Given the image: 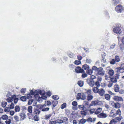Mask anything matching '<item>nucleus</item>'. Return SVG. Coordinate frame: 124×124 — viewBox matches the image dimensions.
<instances>
[{
	"instance_id": "obj_1",
	"label": "nucleus",
	"mask_w": 124,
	"mask_h": 124,
	"mask_svg": "<svg viewBox=\"0 0 124 124\" xmlns=\"http://www.w3.org/2000/svg\"><path fill=\"white\" fill-rule=\"evenodd\" d=\"M45 93V92L44 90L39 89L34 91L33 90H31V95H34L37 100L39 103H41L46 99Z\"/></svg>"
},
{
	"instance_id": "obj_2",
	"label": "nucleus",
	"mask_w": 124,
	"mask_h": 124,
	"mask_svg": "<svg viewBox=\"0 0 124 124\" xmlns=\"http://www.w3.org/2000/svg\"><path fill=\"white\" fill-rule=\"evenodd\" d=\"M121 112L120 109H118L116 111L113 109L111 111L109 116L115 117L117 115L119 116L121 115Z\"/></svg>"
},
{
	"instance_id": "obj_3",
	"label": "nucleus",
	"mask_w": 124,
	"mask_h": 124,
	"mask_svg": "<svg viewBox=\"0 0 124 124\" xmlns=\"http://www.w3.org/2000/svg\"><path fill=\"white\" fill-rule=\"evenodd\" d=\"M37 107L38 108H39L42 111L46 112L48 111L49 109V108L47 107L45 104L43 105H37Z\"/></svg>"
},
{
	"instance_id": "obj_4",
	"label": "nucleus",
	"mask_w": 124,
	"mask_h": 124,
	"mask_svg": "<svg viewBox=\"0 0 124 124\" xmlns=\"http://www.w3.org/2000/svg\"><path fill=\"white\" fill-rule=\"evenodd\" d=\"M115 10L118 13H121L124 11L123 6L121 4H119L115 7Z\"/></svg>"
},
{
	"instance_id": "obj_5",
	"label": "nucleus",
	"mask_w": 124,
	"mask_h": 124,
	"mask_svg": "<svg viewBox=\"0 0 124 124\" xmlns=\"http://www.w3.org/2000/svg\"><path fill=\"white\" fill-rule=\"evenodd\" d=\"M113 31L115 34H120L121 32V29L119 26H116L113 29Z\"/></svg>"
},
{
	"instance_id": "obj_6",
	"label": "nucleus",
	"mask_w": 124,
	"mask_h": 124,
	"mask_svg": "<svg viewBox=\"0 0 124 124\" xmlns=\"http://www.w3.org/2000/svg\"><path fill=\"white\" fill-rule=\"evenodd\" d=\"M67 118L66 117H61V119H58L55 120L56 123H58L59 124H61L63 123L66 122L67 121Z\"/></svg>"
},
{
	"instance_id": "obj_7",
	"label": "nucleus",
	"mask_w": 124,
	"mask_h": 124,
	"mask_svg": "<svg viewBox=\"0 0 124 124\" xmlns=\"http://www.w3.org/2000/svg\"><path fill=\"white\" fill-rule=\"evenodd\" d=\"M97 74L102 76L104 75L105 73V71L103 70V69L101 67L99 68L98 70L97 71Z\"/></svg>"
},
{
	"instance_id": "obj_8",
	"label": "nucleus",
	"mask_w": 124,
	"mask_h": 124,
	"mask_svg": "<svg viewBox=\"0 0 124 124\" xmlns=\"http://www.w3.org/2000/svg\"><path fill=\"white\" fill-rule=\"evenodd\" d=\"M87 83L89 84V85L91 87H93L95 84L94 81L93 80H91L89 79H87L86 81Z\"/></svg>"
},
{
	"instance_id": "obj_9",
	"label": "nucleus",
	"mask_w": 124,
	"mask_h": 124,
	"mask_svg": "<svg viewBox=\"0 0 124 124\" xmlns=\"http://www.w3.org/2000/svg\"><path fill=\"white\" fill-rule=\"evenodd\" d=\"M75 70L76 72L78 73H82L84 71L83 69H82L79 66L77 67L75 69Z\"/></svg>"
},
{
	"instance_id": "obj_10",
	"label": "nucleus",
	"mask_w": 124,
	"mask_h": 124,
	"mask_svg": "<svg viewBox=\"0 0 124 124\" xmlns=\"http://www.w3.org/2000/svg\"><path fill=\"white\" fill-rule=\"evenodd\" d=\"M105 91L102 88L99 89L98 93L101 96H103L105 93Z\"/></svg>"
},
{
	"instance_id": "obj_11",
	"label": "nucleus",
	"mask_w": 124,
	"mask_h": 124,
	"mask_svg": "<svg viewBox=\"0 0 124 124\" xmlns=\"http://www.w3.org/2000/svg\"><path fill=\"white\" fill-rule=\"evenodd\" d=\"M19 116H20V120H23L26 118V116L25 113H20Z\"/></svg>"
},
{
	"instance_id": "obj_12",
	"label": "nucleus",
	"mask_w": 124,
	"mask_h": 124,
	"mask_svg": "<svg viewBox=\"0 0 124 124\" xmlns=\"http://www.w3.org/2000/svg\"><path fill=\"white\" fill-rule=\"evenodd\" d=\"M16 95L15 94H13L12 95V97L13 99V100H14V102L15 104L17 103L19 100L18 98H16Z\"/></svg>"
},
{
	"instance_id": "obj_13",
	"label": "nucleus",
	"mask_w": 124,
	"mask_h": 124,
	"mask_svg": "<svg viewBox=\"0 0 124 124\" xmlns=\"http://www.w3.org/2000/svg\"><path fill=\"white\" fill-rule=\"evenodd\" d=\"M86 120H87V121L88 123L90 124L92 122H94L96 120V118H94L93 119L91 117H89L87 119H86Z\"/></svg>"
},
{
	"instance_id": "obj_14",
	"label": "nucleus",
	"mask_w": 124,
	"mask_h": 124,
	"mask_svg": "<svg viewBox=\"0 0 124 124\" xmlns=\"http://www.w3.org/2000/svg\"><path fill=\"white\" fill-rule=\"evenodd\" d=\"M98 116L100 118H104L107 117V115L106 114L101 113L98 115Z\"/></svg>"
},
{
	"instance_id": "obj_15",
	"label": "nucleus",
	"mask_w": 124,
	"mask_h": 124,
	"mask_svg": "<svg viewBox=\"0 0 124 124\" xmlns=\"http://www.w3.org/2000/svg\"><path fill=\"white\" fill-rule=\"evenodd\" d=\"M86 121V119L83 118L79 120H78V124H84Z\"/></svg>"
},
{
	"instance_id": "obj_16",
	"label": "nucleus",
	"mask_w": 124,
	"mask_h": 124,
	"mask_svg": "<svg viewBox=\"0 0 124 124\" xmlns=\"http://www.w3.org/2000/svg\"><path fill=\"white\" fill-rule=\"evenodd\" d=\"M28 111L29 112L27 113V115L29 119H31V116L30 115L31 114V106H29L28 108Z\"/></svg>"
},
{
	"instance_id": "obj_17",
	"label": "nucleus",
	"mask_w": 124,
	"mask_h": 124,
	"mask_svg": "<svg viewBox=\"0 0 124 124\" xmlns=\"http://www.w3.org/2000/svg\"><path fill=\"white\" fill-rule=\"evenodd\" d=\"M120 87L119 85H114V89L115 91L116 92H119Z\"/></svg>"
},
{
	"instance_id": "obj_18",
	"label": "nucleus",
	"mask_w": 124,
	"mask_h": 124,
	"mask_svg": "<svg viewBox=\"0 0 124 124\" xmlns=\"http://www.w3.org/2000/svg\"><path fill=\"white\" fill-rule=\"evenodd\" d=\"M118 72L122 73L124 72V68L121 67H117L116 68Z\"/></svg>"
},
{
	"instance_id": "obj_19",
	"label": "nucleus",
	"mask_w": 124,
	"mask_h": 124,
	"mask_svg": "<svg viewBox=\"0 0 124 124\" xmlns=\"http://www.w3.org/2000/svg\"><path fill=\"white\" fill-rule=\"evenodd\" d=\"M0 118H1V119H2L3 120H8V116L6 115L5 114L2 115Z\"/></svg>"
},
{
	"instance_id": "obj_20",
	"label": "nucleus",
	"mask_w": 124,
	"mask_h": 124,
	"mask_svg": "<svg viewBox=\"0 0 124 124\" xmlns=\"http://www.w3.org/2000/svg\"><path fill=\"white\" fill-rule=\"evenodd\" d=\"M114 99L116 101H123L122 97L117 96H115L114 98Z\"/></svg>"
},
{
	"instance_id": "obj_21",
	"label": "nucleus",
	"mask_w": 124,
	"mask_h": 124,
	"mask_svg": "<svg viewBox=\"0 0 124 124\" xmlns=\"http://www.w3.org/2000/svg\"><path fill=\"white\" fill-rule=\"evenodd\" d=\"M90 105L91 106L98 105L99 102L97 101H93L92 102Z\"/></svg>"
},
{
	"instance_id": "obj_22",
	"label": "nucleus",
	"mask_w": 124,
	"mask_h": 124,
	"mask_svg": "<svg viewBox=\"0 0 124 124\" xmlns=\"http://www.w3.org/2000/svg\"><path fill=\"white\" fill-rule=\"evenodd\" d=\"M99 90L98 87H94L92 89L93 91L95 93H98Z\"/></svg>"
},
{
	"instance_id": "obj_23",
	"label": "nucleus",
	"mask_w": 124,
	"mask_h": 124,
	"mask_svg": "<svg viewBox=\"0 0 124 124\" xmlns=\"http://www.w3.org/2000/svg\"><path fill=\"white\" fill-rule=\"evenodd\" d=\"M112 3L114 5L116 6L119 2L120 0H112Z\"/></svg>"
},
{
	"instance_id": "obj_24",
	"label": "nucleus",
	"mask_w": 124,
	"mask_h": 124,
	"mask_svg": "<svg viewBox=\"0 0 124 124\" xmlns=\"http://www.w3.org/2000/svg\"><path fill=\"white\" fill-rule=\"evenodd\" d=\"M78 107L81 110H86V108L83 105H78Z\"/></svg>"
},
{
	"instance_id": "obj_25",
	"label": "nucleus",
	"mask_w": 124,
	"mask_h": 124,
	"mask_svg": "<svg viewBox=\"0 0 124 124\" xmlns=\"http://www.w3.org/2000/svg\"><path fill=\"white\" fill-rule=\"evenodd\" d=\"M101 110V108H98L97 109L95 110V114H98L100 113Z\"/></svg>"
},
{
	"instance_id": "obj_26",
	"label": "nucleus",
	"mask_w": 124,
	"mask_h": 124,
	"mask_svg": "<svg viewBox=\"0 0 124 124\" xmlns=\"http://www.w3.org/2000/svg\"><path fill=\"white\" fill-rule=\"evenodd\" d=\"M15 112H19L20 111V108L18 106L16 105L15 106Z\"/></svg>"
},
{
	"instance_id": "obj_27",
	"label": "nucleus",
	"mask_w": 124,
	"mask_h": 124,
	"mask_svg": "<svg viewBox=\"0 0 124 124\" xmlns=\"http://www.w3.org/2000/svg\"><path fill=\"white\" fill-rule=\"evenodd\" d=\"M117 116H118L116 118L114 119L116 120V121H117V122L121 120L122 117L120 116V115L119 116L117 115Z\"/></svg>"
},
{
	"instance_id": "obj_28",
	"label": "nucleus",
	"mask_w": 124,
	"mask_h": 124,
	"mask_svg": "<svg viewBox=\"0 0 124 124\" xmlns=\"http://www.w3.org/2000/svg\"><path fill=\"white\" fill-rule=\"evenodd\" d=\"M78 84L79 86L82 87L84 85V82L82 81H80L78 82Z\"/></svg>"
},
{
	"instance_id": "obj_29",
	"label": "nucleus",
	"mask_w": 124,
	"mask_h": 124,
	"mask_svg": "<svg viewBox=\"0 0 124 124\" xmlns=\"http://www.w3.org/2000/svg\"><path fill=\"white\" fill-rule=\"evenodd\" d=\"M105 98L106 100L109 101L110 100V97L108 94H106L105 95Z\"/></svg>"
},
{
	"instance_id": "obj_30",
	"label": "nucleus",
	"mask_w": 124,
	"mask_h": 124,
	"mask_svg": "<svg viewBox=\"0 0 124 124\" xmlns=\"http://www.w3.org/2000/svg\"><path fill=\"white\" fill-rule=\"evenodd\" d=\"M82 95V93H78L77 95V98L78 100L81 99Z\"/></svg>"
},
{
	"instance_id": "obj_31",
	"label": "nucleus",
	"mask_w": 124,
	"mask_h": 124,
	"mask_svg": "<svg viewBox=\"0 0 124 124\" xmlns=\"http://www.w3.org/2000/svg\"><path fill=\"white\" fill-rule=\"evenodd\" d=\"M20 99L22 101H25L26 100V97L25 96H22L20 98Z\"/></svg>"
},
{
	"instance_id": "obj_32",
	"label": "nucleus",
	"mask_w": 124,
	"mask_h": 124,
	"mask_svg": "<svg viewBox=\"0 0 124 124\" xmlns=\"http://www.w3.org/2000/svg\"><path fill=\"white\" fill-rule=\"evenodd\" d=\"M83 67L85 70H88L89 69V66L86 64L83 65Z\"/></svg>"
},
{
	"instance_id": "obj_33",
	"label": "nucleus",
	"mask_w": 124,
	"mask_h": 124,
	"mask_svg": "<svg viewBox=\"0 0 124 124\" xmlns=\"http://www.w3.org/2000/svg\"><path fill=\"white\" fill-rule=\"evenodd\" d=\"M58 103V101H57L54 100L52 101V104L54 107H55L56 105Z\"/></svg>"
},
{
	"instance_id": "obj_34",
	"label": "nucleus",
	"mask_w": 124,
	"mask_h": 124,
	"mask_svg": "<svg viewBox=\"0 0 124 124\" xmlns=\"http://www.w3.org/2000/svg\"><path fill=\"white\" fill-rule=\"evenodd\" d=\"M34 112L36 114H39L40 113V112L39 110L37 108H34Z\"/></svg>"
},
{
	"instance_id": "obj_35",
	"label": "nucleus",
	"mask_w": 124,
	"mask_h": 124,
	"mask_svg": "<svg viewBox=\"0 0 124 124\" xmlns=\"http://www.w3.org/2000/svg\"><path fill=\"white\" fill-rule=\"evenodd\" d=\"M108 74L110 76H112L114 74V71L112 70H110L108 72Z\"/></svg>"
},
{
	"instance_id": "obj_36",
	"label": "nucleus",
	"mask_w": 124,
	"mask_h": 124,
	"mask_svg": "<svg viewBox=\"0 0 124 124\" xmlns=\"http://www.w3.org/2000/svg\"><path fill=\"white\" fill-rule=\"evenodd\" d=\"M93 98V96L91 95H88L87 96V100L88 101H91Z\"/></svg>"
},
{
	"instance_id": "obj_37",
	"label": "nucleus",
	"mask_w": 124,
	"mask_h": 124,
	"mask_svg": "<svg viewBox=\"0 0 124 124\" xmlns=\"http://www.w3.org/2000/svg\"><path fill=\"white\" fill-rule=\"evenodd\" d=\"M117 123V121L116 120L113 119L110 121L109 124H116Z\"/></svg>"
},
{
	"instance_id": "obj_38",
	"label": "nucleus",
	"mask_w": 124,
	"mask_h": 124,
	"mask_svg": "<svg viewBox=\"0 0 124 124\" xmlns=\"http://www.w3.org/2000/svg\"><path fill=\"white\" fill-rule=\"evenodd\" d=\"M115 60L116 62H118L120 61L119 57L118 56H116L115 57Z\"/></svg>"
},
{
	"instance_id": "obj_39",
	"label": "nucleus",
	"mask_w": 124,
	"mask_h": 124,
	"mask_svg": "<svg viewBox=\"0 0 124 124\" xmlns=\"http://www.w3.org/2000/svg\"><path fill=\"white\" fill-rule=\"evenodd\" d=\"M52 104V103L50 101H45V103L44 104L46 105L47 106H49L50 105Z\"/></svg>"
},
{
	"instance_id": "obj_40",
	"label": "nucleus",
	"mask_w": 124,
	"mask_h": 124,
	"mask_svg": "<svg viewBox=\"0 0 124 124\" xmlns=\"http://www.w3.org/2000/svg\"><path fill=\"white\" fill-rule=\"evenodd\" d=\"M86 99V96L83 93H82L81 98V99L82 100H85Z\"/></svg>"
},
{
	"instance_id": "obj_41",
	"label": "nucleus",
	"mask_w": 124,
	"mask_h": 124,
	"mask_svg": "<svg viewBox=\"0 0 124 124\" xmlns=\"http://www.w3.org/2000/svg\"><path fill=\"white\" fill-rule=\"evenodd\" d=\"M110 81H112L113 83H115L117 82V79L115 78H111Z\"/></svg>"
},
{
	"instance_id": "obj_42",
	"label": "nucleus",
	"mask_w": 124,
	"mask_h": 124,
	"mask_svg": "<svg viewBox=\"0 0 124 124\" xmlns=\"http://www.w3.org/2000/svg\"><path fill=\"white\" fill-rule=\"evenodd\" d=\"M105 79L107 80H110L111 79V78L109 76L106 75L105 77Z\"/></svg>"
},
{
	"instance_id": "obj_43",
	"label": "nucleus",
	"mask_w": 124,
	"mask_h": 124,
	"mask_svg": "<svg viewBox=\"0 0 124 124\" xmlns=\"http://www.w3.org/2000/svg\"><path fill=\"white\" fill-rule=\"evenodd\" d=\"M7 104V102L5 101H3L1 103V105L3 107H5Z\"/></svg>"
},
{
	"instance_id": "obj_44",
	"label": "nucleus",
	"mask_w": 124,
	"mask_h": 124,
	"mask_svg": "<svg viewBox=\"0 0 124 124\" xmlns=\"http://www.w3.org/2000/svg\"><path fill=\"white\" fill-rule=\"evenodd\" d=\"M69 67L71 70H73L75 68V67L73 64H70L69 65Z\"/></svg>"
},
{
	"instance_id": "obj_45",
	"label": "nucleus",
	"mask_w": 124,
	"mask_h": 124,
	"mask_svg": "<svg viewBox=\"0 0 124 124\" xmlns=\"http://www.w3.org/2000/svg\"><path fill=\"white\" fill-rule=\"evenodd\" d=\"M6 100L8 102H11L13 101V99L12 97H9L6 99Z\"/></svg>"
},
{
	"instance_id": "obj_46",
	"label": "nucleus",
	"mask_w": 124,
	"mask_h": 124,
	"mask_svg": "<svg viewBox=\"0 0 124 124\" xmlns=\"http://www.w3.org/2000/svg\"><path fill=\"white\" fill-rule=\"evenodd\" d=\"M54 100H58L59 98V97L57 95H53L52 96Z\"/></svg>"
},
{
	"instance_id": "obj_47",
	"label": "nucleus",
	"mask_w": 124,
	"mask_h": 124,
	"mask_svg": "<svg viewBox=\"0 0 124 124\" xmlns=\"http://www.w3.org/2000/svg\"><path fill=\"white\" fill-rule=\"evenodd\" d=\"M10 109L9 107H6L4 109V111L6 112H8L10 111Z\"/></svg>"
},
{
	"instance_id": "obj_48",
	"label": "nucleus",
	"mask_w": 124,
	"mask_h": 124,
	"mask_svg": "<svg viewBox=\"0 0 124 124\" xmlns=\"http://www.w3.org/2000/svg\"><path fill=\"white\" fill-rule=\"evenodd\" d=\"M33 119L35 121H37L39 120V117L38 116L36 115L34 116Z\"/></svg>"
},
{
	"instance_id": "obj_49",
	"label": "nucleus",
	"mask_w": 124,
	"mask_h": 124,
	"mask_svg": "<svg viewBox=\"0 0 124 124\" xmlns=\"http://www.w3.org/2000/svg\"><path fill=\"white\" fill-rule=\"evenodd\" d=\"M86 72L88 74L91 75L93 71L92 70H89V69L88 70H87Z\"/></svg>"
},
{
	"instance_id": "obj_50",
	"label": "nucleus",
	"mask_w": 124,
	"mask_h": 124,
	"mask_svg": "<svg viewBox=\"0 0 124 124\" xmlns=\"http://www.w3.org/2000/svg\"><path fill=\"white\" fill-rule=\"evenodd\" d=\"M120 107V105L118 103H115L114 108H118Z\"/></svg>"
},
{
	"instance_id": "obj_51",
	"label": "nucleus",
	"mask_w": 124,
	"mask_h": 124,
	"mask_svg": "<svg viewBox=\"0 0 124 124\" xmlns=\"http://www.w3.org/2000/svg\"><path fill=\"white\" fill-rule=\"evenodd\" d=\"M123 43L121 44L120 45V50L122 51L123 50L124 47V45Z\"/></svg>"
},
{
	"instance_id": "obj_52",
	"label": "nucleus",
	"mask_w": 124,
	"mask_h": 124,
	"mask_svg": "<svg viewBox=\"0 0 124 124\" xmlns=\"http://www.w3.org/2000/svg\"><path fill=\"white\" fill-rule=\"evenodd\" d=\"M108 86L109 87H111L113 84V83L112 81H110L108 82Z\"/></svg>"
},
{
	"instance_id": "obj_53",
	"label": "nucleus",
	"mask_w": 124,
	"mask_h": 124,
	"mask_svg": "<svg viewBox=\"0 0 124 124\" xmlns=\"http://www.w3.org/2000/svg\"><path fill=\"white\" fill-rule=\"evenodd\" d=\"M68 55L70 57L72 58L73 57V54L71 52H70L68 53Z\"/></svg>"
},
{
	"instance_id": "obj_54",
	"label": "nucleus",
	"mask_w": 124,
	"mask_h": 124,
	"mask_svg": "<svg viewBox=\"0 0 124 124\" xmlns=\"http://www.w3.org/2000/svg\"><path fill=\"white\" fill-rule=\"evenodd\" d=\"M11 120L10 119H8L7 120H6L5 123L6 124H10L11 123Z\"/></svg>"
},
{
	"instance_id": "obj_55",
	"label": "nucleus",
	"mask_w": 124,
	"mask_h": 124,
	"mask_svg": "<svg viewBox=\"0 0 124 124\" xmlns=\"http://www.w3.org/2000/svg\"><path fill=\"white\" fill-rule=\"evenodd\" d=\"M51 116V114H49L48 115H46L45 116V119H48L50 118Z\"/></svg>"
},
{
	"instance_id": "obj_56",
	"label": "nucleus",
	"mask_w": 124,
	"mask_h": 124,
	"mask_svg": "<svg viewBox=\"0 0 124 124\" xmlns=\"http://www.w3.org/2000/svg\"><path fill=\"white\" fill-rule=\"evenodd\" d=\"M116 46V44L115 43L112 44L110 46V49H113Z\"/></svg>"
},
{
	"instance_id": "obj_57",
	"label": "nucleus",
	"mask_w": 124,
	"mask_h": 124,
	"mask_svg": "<svg viewBox=\"0 0 124 124\" xmlns=\"http://www.w3.org/2000/svg\"><path fill=\"white\" fill-rule=\"evenodd\" d=\"M100 82L98 81H96L95 83V85L96 87H99L100 86Z\"/></svg>"
},
{
	"instance_id": "obj_58",
	"label": "nucleus",
	"mask_w": 124,
	"mask_h": 124,
	"mask_svg": "<svg viewBox=\"0 0 124 124\" xmlns=\"http://www.w3.org/2000/svg\"><path fill=\"white\" fill-rule=\"evenodd\" d=\"M14 118L15 119V120L16 121H19V117L16 115H15L14 116Z\"/></svg>"
},
{
	"instance_id": "obj_59",
	"label": "nucleus",
	"mask_w": 124,
	"mask_h": 124,
	"mask_svg": "<svg viewBox=\"0 0 124 124\" xmlns=\"http://www.w3.org/2000/svg\"><path fill=\"white\" fill-rule=\"evenodd\" d=\"M81 114L83 116H85L87 113L85 111V110H83L81 111Z\"/></svg>"
},
{
	"instance_id": "obj_60",
	"label": "nucleus",
	"mask_w": 124,
	"mask_h": 124,
	"mask_svg": "<svg viewBox=\"0 0 124 124\" xmlns=\"http://www.w3.org/2000/svg\"><path fill=\"white\" fill-rule=\"evenodd\" d=\"M81 63L80 61H75L74 62V63L75 64L77 65H78L80 64Z\"/></svg>"
},
{
	"instance_id": "obj_61",
	"label": "nucleus",
	"mask_w": 124,
	"mask_h": 124,
	"mask_svg": "<svg viewBox=\"0 0 124 124\" xmlns=\"http://www.w3.org/2000/svg\"><path fill=\"white\" fill-rule=\"evenodd\" d=\"M14 105L13 103H12L10 105L9 108L10 109H13L14 108Z\"/></svg>"
},
{
	"instance_id": "obj_62",
	"label": "nucleus",
	"mask_w": 124,
	"mask_h": 124,
	"mask_svg": "<svg viewBox=\"0 0 124 124\" xmlns=\"http://www.w3.org/2000/svg\"><path fill=\"white\" fill-rule=\"evenodd\" d=\"M66 106V104L65 103H64L62 104L61 106V108L62 109H63L65 108Z\"/></svg>"
},
{
	"instance_id": "obj_63",
	"label": "nucleus",
	"mask_w": 124,
	"mask_h": 124,
	"mask_svg": "<svg viewBox=\"0 0 124 124\" xmlns=\"http://www.w3.org/2000/svg\"><path fill=\"white\" fill-rule=\"evenodd\" d=\"M26 90V89L25 88H22L21 90V93L23 94L25 93V91Z\"/></svg>"
},
{
	"instance_id": "obj_64",
	"label": "nucleus",
	"mask_w": 124,
	"mask_h": 124,
	"mask_svg": "<svg viewBox=\"0 0 124 124\" xmlns=\"http://www.w3.org/2000/svg\"><path fill=\"white\" fill-rule=\"evenodd\" d=\"M116 61L114 59H112L110 62V63L111 64H114L115 63Z\"/></svg>"
}]
</instances>
